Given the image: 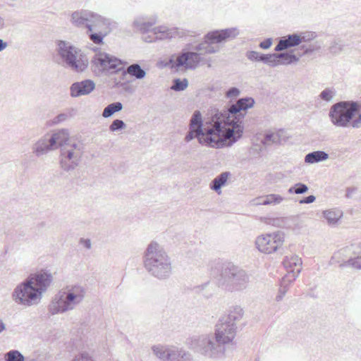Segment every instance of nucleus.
<instances>
[{
	"label": "nucleus",
	"mask_w": 361,
	"mask_h": 361,
	"mask_svg": "<svg viewBox=\"0 0 361 361\" xmlns=\"http://www.w3.org/2000/svg\"><path fill=\"white\" fill-rule=\"evenodd\" d=\"M239 35L236 27H231L221 30H214L207 34L204 40L197 44L196 51H183L180 53L173 62V67L179 69H195L202 60L201 55L215 54L219 51V43L232 39Z\"/></svg>",
	"instance_id": "1"
},
{
	"label": "nucleus",
	"mask_w": 361,
	"mask_h": 361,
	"mask_svg": "<svg viewBox=\"0 0 361 361\" xmlns=\"http://www.w3.org/2000/svg\"><path fill=\"white\" fill-rule=\"evenodd\" d=\"M195 137L200 144L211 147L221 148L232 145L216 116L213 114L209 121L203 123L202 114L197 110L194 111L190 120L189 131L185 140L189 142Z\"/></svg>",
	"instance_id": "2"
},
{
	"label": "nucleus",
	"mask_w": 361,
	"mask_h": 361,
	"mask_svg": "<svg viewBox=\"0 0 361 361\" xmlns=\"http://www.w3.org/2000/svg\"><path fill=\"white\" fill-rule=\"evenodd\" d=\"M53 281V276L49 271H40L30 274L23 282L18 284L12 293L13 300L19 305L32 306L41 302Z\"/></svg>",
	"instance_id": "3"
},
{
	"label": "nucleus",
	"mask_w": 361,
	"mask_h": 361,
	"mask_svg": "<svg viewBox=\"0 0 361 361\" xmlns=\"http://www.w3.org/2000/svg\"><path fill=\"white\" fill-rule=\"evenodd\" d=\"M254 104L255 100L252 97L241 98L228 109L221 111L217 110L214 114L232 145L242 137L243 133L242 118L238 117L237 114L252 108Z\"/></svg>",
	"instance_id": "4"
},
{
	"label": "nucleus",
	"mask_w": 361,
	"mask_h": 361,
	"mask_svg": "<svg viewBox=\"0 0 361 361\" xmlns=\"http://www.w3.org/2000/svg\"><path fill=\"white\" fill-rule=\"evenodd\" d=\"M143 262L146 270L158 279H166L172 274L170 257L164 247L155 241H152L147 245Z\"/></svg>",
	"instance_id": "5"
},
{
	"label": "nucleus",
	"mask_w": 361,
	"mask_h": 361,
	"mask_svg": "<svg viewBox=\"0 0 361 361\" xmlns=\"http://www.w3.org/2000/svg\"><path fill=\"white\" fill-rule=\"evenodd\" d=\"M189 348L201 357L211 360H221L226 358L228 353L221 345L212 334L195 335L187 340Z\"/></svg>",
	"instance_id": "6"
},
{
	"label": "nucleus",
	"mask_w": 361,
	"mask_h": 361,
	"mask_svg": "<svg viewBox=\"0 0 361 361\" xmlns=\"http://www.w3.org/2000/svg\"><path fill=\"white\" fill-rule=\"evenodd\" d=\"M86 289L80 285L68 286L64 291H59L49 305L51 315L64 313L74 310L84 300Z\"/></svg>",
	"instance_id": "7"
},
{
	"label": "nucleus",
	"mask_w": 361,
	"mask_h": 361,
	"mask_svg": "<svg viewBox=\"0 0 361 361\" xmlns=\"http://www.w3.org/2000/svg\"><path fill=\"white\" fill-rule=\"evenodd\" d=\"M357 112L356 103L341 102L331 107L329 116L331 123L336 127L358 128L361 127V114L355 117Z\"/></svg>",
	"instance_id": "8"
},
{
	"label": "nucleus",
	"mask_w": 361,
	"mask_h": 361,
	"mask_svg": "<svg viewBox=\"0 0 361 361\" xmlns=\"http://www.w3.org/2000/svg\"><path fill=\"white\" fill-rule=\"evenodd\" d=\"M218 284L230 292L241 291L246 289L250 283V276L245 270L231 264L221 266Z\"/></svg>",
	"instance_id": "9"
},
{
	"label": "nucleus",
	"mask_w": 361,
	"mask_h": 361,
	"mask_svg": "<svg viewBox=\"0 0 361 361\" xmlns=\"http://www.w3.org/2000/svg\"><path fill=\"white\" fill-rule=\"evenodd\" d=\"M57 51L64 67L78 73H81L87 68L88 59L86 55L71 42L59 41Z\"/></svg>",
	"instance_id": "10"
},
{
	"label": "nucleus",
	"mask_w": 361,
	"mask_h": 361,
	"mask_svg": "<svg viewBox=\"0 0 361 361\" xmlns=\"http://www.w3.org/2000/svg\"><path fill=\"white\" fill-rule=\"evenodd\" d=\"M91 68L97 75L116 73L123 69L122 61L105 52L95 54L91 61Z\"/></svg>",
	"instance_id": "11"
},
{
	"label": "nucleus",
	"mask_w": 361,
	"mask_h": 361,
	"mask_svg": "<svg viewBox=\"0 0 361 361\" xmlns=\"http://www.w3.org/2000/svg\"><path fill=\"white\" fill-rule=\"evenodd\" d=\"M82 147L77 142H71L61 148L60 164L66 171L75 169L82 156Z\"/></svg>",
	"instance_id": "12"
},
{
	"label": "nucleus",
	"mask_w": 361,
	"mask_h": 361,
	"mask_svg": "<svg viewBox=\"0 0 361 361\" xmlns=\"http://www.w3.org/2000/svg\"><path fill=\"white\" fill-rule=\"evenodd\" d=\"M237 334V326L234 324H227L221 320L216 325L215 331L213 336L216 340L224 347L229 353L235 348V336Z\"/></svg>",
	"instance_id": "13"
},
{
	"label": "nucleus",
	"mask_w": 361,
	"mask_h": 361,
	"mask_svg": "<svg viewBox=\"0 0 361 361\" xmlns=\"http://www.w3.org/2000/svg\"><path fill=\"white\" fill-rule=\"evenodd\" d=\"M284 243V234L281 231L258 236L255 245L258 250L265 254L275 252Z\"/></svg>",
	"instance_id": "14"
},
{
	"label": "nucleus",
	"mask_w": 361,
	"mask_h": 361,
	"mask_svg": "<svg viewBox=\"0 0 361 361\" xmlns=\"http://www.w3.org/2000/svg\"><path fill=\"white\" fill-rule=\"evenodd\" d=\"M284 267L288 271L285 276H288L292 281H295L302 270V259L298 255H290L283 259Z\"/></svg>",
	"instance_id": "15"
},
{
	"label": "nucleus",
	"mask_w": 361,
	"mask_h": 361,
	"mask_svg": "<svg viewBox=\"0 0 361 361\" xmlns=\"http://www.w3.org/2000/svg\"><path fill=\"white\" fill-rule=\"evenodd\" d=\"M95 88V83L91 80H84L73 83L70 87L72 97H79L90 94Z\"/></svg>",
	"instance_id": "16"
},
{
	"label": "nucleus",
	"mask_w": 361,
	"mask_h": 361,
	"mask_svg": "<svg viewBox=\"0 0 361 361\" xmlns=\"http://www.w3.org/2000/svg\"><path fill=\"white\" fill-rule=\"evenodd\" d=\"M56 149L48 135L39 138L32 147V152L37 157H41Z\"/></svg>",
	"instance_id": "17"
},
{
	"label": "nucleus",
	"mask_w": 361,
	"mask_h": 361,
	"mask_svg": "<svg viewBox=\"0 0 361 361\" xmlns=\"http://www.w3.org/2000/svg\"><path fill=\"white\" fill-rule=\"evenodd\" d=\"M168 361H193V357L183 348L171 345Z\"/></svg>",
	"instance_id": "18"
},
{
	"label": "nucleus",
	"mask_w": 361,
	"mask_h": 361,
	"mask_svg": "<svg viewBox=\"0 0 361 361\" xmlns=\"http://www.w3.org/2000/svg\"><path fill=\"white\" fill-rule=\"evenodd\" d=\"M54 147L57 149L59 147L62 148L65 145L72 142L69 140V132L67 129H61L53 133L49 136Z\"/></svg>",
	"instance_id": "19"
},
{
	"label": "nucleus",
	"mask_w": 361,
	"mask_h": 361,
	"mask_svg": "<svg viewBox=\"0 0 361 361\" xmlns=\"http://www.w3.org/2000/svg\"><path fill=\"white\" fill-rule=\"evenodd\" d=\"M92 16V12L88 10H80L72 13L71 21L73 24L78 27L85 25L88 27V24Z\"/></svg>",
	"instance_id": "20"
},
{
	"label": "nucleus",
	"mask_w": 361,
	"mask_h": 361,
	"mask_svg": "<svg viewBox=\"0 0 361 361\" xmlns=\"http://www.w3.org/2000/svg\"><path fill=\"white\" fill-rule=\"evenodd\" d=\"M300 44V39L298 34L288 35L283 37L275 47L276 51H281Z\"/></svg>",
	"instance_id": "21"
},
{
	"label": "nucleus",
	"mask_w": 361,
	"mask_h": 361,
	"mask_svg": "<svg viewBox=\"0 0 361 361\" xmlns=\"http://www.w3.org/2000/svg\"><path fill=\"white\" fill-rule=\"evenodd\" d=\"M244 311L240 306L231 307L226 316L223 317L220 320L227 324H234L240 321L243 317Z\"/></svg>",
	"instance_id": "22"
},
{
	"label": "nucleus",
	"mask_w": 361,
	"mask_h": 361,
	"mask_svg": "<svg viewBox=\"0 0 361 361\" xmlns=\"http://www.w3.org/2000/svg\"><path fill=\"white\" fill-rule=\"evenodd\" d=\"M108 20L92 12V16L88 24V32L92 31H106Z\"/></svg>",
	"instance_id": "23"
},
{
	"label": "nucleus",
	"mask_w": 361,
	"mask_h": 361,
	"mask_svg": "<svg viewBox=\"0 0 361 361\" xmlns=\"http://www.w3.org/2000/svg\"><path fill=\"white\" fill-rule=\"evenodd\" d=\"M155 39H164L174 37L178 35L177 28H169L166 26H159L152 29Z\"/></svg>",
	"instance_id": "24"
},
{
	"label": "nucleus",
	"mask_w": 361,
	"mask_h": 361,
	"mask_svg": "<svg viewBox=\"0 0 361 361\" xmlns=\"http://www.w3.org/2000/svg\"><path fill=\"white\" fill-rule=\"evenodd\" d=\"M343 215V212L338 209H331L323 212L324 218L326 220L327 224L331 226H337Z\"/></svg>",
	"instance_id": "25"
},
{
	"label": "nucleus",
	"mask_w": 361,
	"mask_h": 361,
	"mask_svg": "<svg viewBox=\"0 0 361 361\" xmlns=\"http://www.w3.org/2000/svg\"><path fill=\"white\" fill-rule=\"evenodd\" d=\"M171 345L156 344L151 347L153 355L162 361H168Z\"/></svg>",
	"instance_id": "26"
},
{
	"label": "nucleus",
	"mask_w": 361,
	"mask_h": 361,
	"mask_svg": "<svg viewBox=\"0 0 361 361\" xmlns=\"http://www.w3.org/2000/svg\"><path fill=\"white\" fill-rule=\"evenodd\" d=\"M231 173L226 171L221 173L217 176L214 180H212L209 185V188L216 192L219 195L221 194V188L224 186L228 180V178L231 176Z\"/></svg>",
	"instance_id": "27"
},
{
	"label": "nucleus",
	"mask_w": 361,
	"mask_h": 361,
	"mask_svg": "<svg viewBox=\"0 0 361 361\" xmlns=\"http://www.w3.org/2000/svg\"><path fill=\"white\" fill-rule=\"evenodd\" d=\"M156 23V18L147 20L145 17H138L134 22L133 25L135 28L142 32L150 31L151 27Z\"/></svg>",
	"instance_id": "28"
},
{
	"label": "nucleus",
	"mask_w": 361,
	"mask_h": 361,
	"mask_svg": "<svg viewBox=\"0 0 361 361\" xmlns=\"http://www.w3.org/2000/svg\"><path fill=\"white\" fill-rule=\"evenodd\" d=\"M125 73L130 75L137 80H142L147 75L146 71L138 63H133L128 66Z\"/></svg>",
	"instance_id": "29"
},
{
	"label": "nucleus",
	"mask_w": 361,
	"mask_h": 361,
	"mask_svg": "<svg viewBox=\"0 0 361 361\" xmlns=\"http://www.w3.org/2000/svg\"><path fill=\"white\" fill-rule=\"evenodd\" d=\"M329 158V154L324 151H315L307 154L305 157V161L308 164H314L325 161Z\"/></svg>",
	"instance_id": "30"
},
{
	"label": "nucleus",
	"mask_w": 361,
	"mask_h": 361,
	"mask_svg": "<svg viewBox=\"0 0 361 361\" xmlns=\"http://www.w3.org/2000/svg\"><path fill=\"white\" fill-rule=\"evenodd\" d=\"M123 109V104L119 102H114L106 106L103 111L102 116L104 118H109L116 112L120 111Z\"/></svg>",
	"instance_id": "31"
},
{
	"label": "nucleus",
	"mask_w": 361,
	"mask_h": 361,
	"mask_svg": "<svg viewBox=\"0 0 361 361\" xmlns=\"http://www.w3.org/2000/svg\"><path fill=\"white\" fill-rule=\"evenodd\" d=\"M294 281H292V279H289L288 276H284L282 279L281 283V288L279 290L278 295H276V300L281 301L283 298L285 296L286 293H287L288 290V286L290 285L292 282Z\"/></svg>",
	"instance_id": "32"
},
{
	"label": "nucleus",
	"mask_w": 361,
	"mask_h": 361,
	"mask_svg": "<svg viewBox=\"0 0 361 361\" xmlns=\"http://www.w3.org/2000/svg\"><path fill=\"white\" fill-rule=\"evenodd\" d=\"M299 59L295 55L288 53L279 54V63L280 65H289L294 62H298Z\"/></svg>",
	"instance_id": "33"
},
{
	"label": "nucleus",
	"mask_w": 361,
	"mask_h": 361,
	"mask_svg": "<svg viewBox=\"0 0 361 361\" xmlns=\"http://www.w3.org/2000/svg\"><path fill=\"white\" fill-rule=\"evenodd\" d=\"M5 361H25V357L18 350H11L4 356Z\"/></svg>",
	"instance_id": "34"
},
{
	"label": "nucleus",
	"mask_w": 361,
	"mask_h": 361,
	"mask_svg": "<svg viewBox=\"0 0 361 361\" xmlns=\"http://www.w3.org/2000/svg\"><path fill=\"white\" fill-rule=\"evenodd\" d=\"M309 188L307 185L302 183H297L288 190L289 194L302 195L308 191Z\"/></svg>",
	"instance_id": "35"
},
{
	"label": "nucleus",
	"mask_w": 361,
	"mask_h": 361,
	"mask_svg": "<svg viewBox=\"0 0 361 361\" xmlns=\"http://www.w3.org/2000/svg\"><path fill=\"white\" fill-rule=\"evenodd\" d=\"M336 94V92L334 88L327 87L321 92L319 97L321 99L326 102H331L334 100Z\"/></svg>",
	"instance_id": "36"
},
{
	"label": "nucleus",
	"mask_w": 361,
	"mask_h": 361,
	"mask_svg": "<svg viewBox=\"0 0 361 361\" xmlns=\"http://www.w3.org/2000/svg\"><path fill=\"white\" fill-rule=\"evenodd\" d=\"M188 86V80L186 78L180 79L176 78L173 81V85L171 89L176 92H180L185 90Z\"/></svg>",
	"instance_id": "37"
},
{
	"label": "nucleus",
	"mask_w": 361,
	"mask_h": 361,
	"mask_svg": "<svg viewBox=\"0 0 361 361\" xmlns=\"http://www.w3.org/2000/svg\"><path fill=\"white\" fill-rule=\"evenodd\" d=\"M283 197L280 195L277 194H270L266 196H264V205L269 204H279L281 202H283Z\"/></svg>",
	"instance_id": "38"
},
{
	"label": "nucleus",
	"mask_w": 361,
	"mask_h": 361,
	"mask_svg": "<svg viewBox=\"0 0 361 361\" xmlns=\"http://www.w3.org/2000/svg\"><path fill=\"white\" fill-rule=\"evenodd\" d=\"M263 58L262 62L269 66L276 67L279 66V54H265Z\"/></svg>",
	"instance_id": "39"
},
{
	"label": "nucleus",
	"mask_w": 361,
	"mask_h": 361,
	"mask_svg": "<svg viewBox=\"0 0 361 361\" xmlns=\"http://www.w3.org/2000/svg\"><path fill=\"white\" fill-rule=\"evenodd\" d=\"M90 39L94 43L99 44L102 43L104 37L106 35V31H92L89 32Z\"/></svg>",
	"instance_id": "40"
},
{
	"label": "nucleus",
	"mask_w": 361,
	"mask_h": 361,
	"mask_svg": "<svg viewBox=\"0 0 361 361\" xmlns=\"http://www.w3.org/2000/svg\"><path fill=\"white\" fill-rule=\"evenodd\" d=\"M350 266L355 269H361V256L350 258L348 260L340 264L341 267Z\"/></svg>",
	"instance_id": "41"
},
{
	"label": "nucleus",
	"mask_w": 361,
	"mask_h": 361,
	"mask_svg": "<svg viewBox=\"0 0 361 361\" xmlns=\"http://www.w3.org/2000/svg\"><path fill=\"white\" fill-rule=\"evenodd\" d=\"M68 118H69V116L67 114H65V113L59 114V115H57L56 116H55L54 118H53L51 120H50L48 122L49 126H56V125L61 124V123L65 122L66 121H67Z\"/></svg>",
	"instance_id": "42"
},
{
	"label": "nucleus",
	"mask_w": 361,
	"mask_h": 361,
	"mask_svg": "<svg viewBox=\"0 0 361 361\" xmlns=\"http://www.w3.org/2000/svg\"><path fill=\"white\" fill-rule=\"evenodd\" d=\"M126 125L123 122V121L120 120V119H116V120L113 121V122L110 125L109 130L111 132H116L120 130L126 128Z\"/></svg>",
	"instance_id": "43"
},
{
	"label": "nucleus",
	"mask_w": 361,
	"mask_h": 361,
	"mask_svg": "<svg viewBox=\"0 0 361 361\" xmlns=\"http://www.w3.org/2000/svg\"><path fill=\"white\" fill-rule=\"evenodd\" d=\"M265 54H261L255 51H250L246 54L247 58L252 61H263V57Z\"/></svg>",
	"instance_id": "44"
},
{
	"label": "nucleus",
	"mask_w": 361,
	"mask_h": 361,
	"mask_svg": "<svg viewBox=\"0 0 361 361\" xmlns=\"http://www.w3.org/2000/svg\"><path fill=\"white\" fill-rule=\"evenodd\" d=\"M298 36H299L301 43L302 42H307L314 39L317 37V35L314 32H304L300 33Z\"/></svg>",
	"instance_id": "45"
},
{
	"label": "nucleus",
	"mask_w": 361,
	"mask_h": 361,
	"mask_svg": "<svg viewBox=\"0 0 361 361\" xmlns=\"http://www.w3.org/2000/svg\"><path fill=\"white\" fill-rule=\"evenodd\" d=\"M277 136L274 133H267L265 135L264 139L262 140V142L264 145H269L272 142L276 141Z\"/></svg>",
	"instance_id": "46"
},
{
	"label": "nucleus",
	"mask_w": 361,
	"mask_h": 361,
	"mask_svg": "<svg viewBox=\"0 0 361 361\" xmlns=\"http://www.w3.org/2000/svg\"><path fill=\"white\" fill-rule=\"evenodd\" d=\"M240 93V92L237 87H231L226 92V96L228 98H235Z\"/></svg>",
	"instance_id": "47"
},
{
	"label": "nucleus",
	"mask_w": 361,
	"mask_h": 361,
	"mask_svg": "<svg viewBox=\"0 0 361 361\" xmlns=\"http://www.w3.org/2000/svg\"><path fill=\"white\" fill-rule=\"evenodd\" d=\"M73 361H94L91 356L86 353H80L75 356Z\"/></svg>",
	"instance_id": "48"
},
{
	"label": "nucleus",
	"mask_w": 361,
	"mask_h": 361,
	"mask_svg": "<svg viewBox=\"0 0 361 361\" xmlns=\"http://www.w3.org/2000/svg\"><path fill=\"white\" fill-rule=\"evenodd\" d=\"M316 200V197L314 195H309L299 201L300 204H311L314 202Z\"/></svg>",
	"instance_id": "49"
},
{
	"label": "nucleus",
	"mask_w": 361,
	"mask_h": 361,
	"mask_svg": "<svg viewBox=\"0 0 361 361\" xmlns=\"http://www.w3.org/2000/svg\"><path fill=\"white\" fill-rule=\"evenodd\" d=\"M250 204L252 206H259V205H264V197H258L254 198L250 202Z\"/></svg>",
	"instance_id": "50"
},
{
	"label": "nucleus",
	"mask_w": 361,
	"mask_h": 361,
	"mask_svg": "<svg viewBox=\"0 0 361 361\" xmlns=\"http://www.w3.org/2000/svg\"><path fill=\"white\" fill-rule=\"evenodd\" d=\"M271 44H272L271 39L268 38L259 44V47L262 49H267L271 47Z\"/></svg>",
	"instance_id": "51"
},
{
	"label": "nucleus",
	"mask_w": 361,
	"mask_h": 361,
	"mask_svg": "<svg viewBox=\"0 0 361 361\" xmlns=\"http://www.w3.org/2000/svg\"><path fill=\"white\" fill-rule=\"evenodd\" d=\"M341 50V47L337 43H334L332 46L330 47V51L334 54H337Z\"/></svg>",
	"instance_id": "52"
},
{
	"label": "nucleus",
	"mask_w": 361,
	"mask_h": 361,
	"mask_svg": "<svg viewBox=\"0 0 361 361\" xmlns=\"http://www.w3.org/2000/svg\"><path fill=\"white\" fill-rule=\"evenodd\" d=\"M8 47L7 42H4L3 39H0V52L5 49Z\"/></svg>",
	"instance_id": "53"
},
{
	"label": "nucleus",
	"mask_w": 361,
	"mask_h": 361,
	"mask_svg": "<svg viewBox=\"0 0 361 361\" xmlns=\"http://www.w3.org/2000/svg\"><path fill=\"white\" fill-rule=\"evenodd\" d=\"M6 329V326L3 321L0 319V334L2 333Z\"/></svg>",
	"instance_id": "54"
},
{
	"label": "nucleus",
	"mask_w": 361,
	"mask_h": 361,
	"mask_svg": "<svg viewBox=\"0 0 361 361\" xmlns=\"http://www.w3.org/2000/svg\"><path fill=\"white\" fill-rule=\"evenodd\" d=\"M4 27H5L4 19L0 16V30H2Z\"/></svg>",
	"instance_id": "55"
},
{
	"label": "nucleus",
	"mask_w": 361,
	"mask_h": 361,
	"mask_svg": "<svg viewBox=\"0 0 361 361\" xmlns=\"http://www.w3.org/2000/svg\"><path fill=\"white\" fill-rule=\"evenodd\" d=\"M341 255V252L339 251L338 252L336 253L331 258V260L332 261H336L337 262H338V260H336V259L338 258V255Z\"/></svg>",
	"instance_id": "56"
},
{
	"label": "nucleus",
	"mask_w": 361,
	"mask_h": 361,
	"mask_svg": "<svg viewBox=\"0 0 361 361\" xmlns=\"http://www.w3.org/2000/svg\"><path fill=\"white\" fill-rule=\"evenodd\" d=\"M85 247L88 249L91 247V243L89 240L85 242Z\"/></svg>",
	"instance_id": "57"
},
{
	"label": "nucleus",
	"mask_w": 361,
	"mask_h": 361,
	"mask_svg": "<svg viewBox=\"0 0 361 361\" xmlns=\"http://www.w3.org/2000/svg\"><path fill=\"white\" fill-rule=\"evenodd\" d=\"M27 361H42L39 359H37V358H32V359H28Z\"/></svg>",
	"instance_id": "58"
},
{
	"label": "nucleus",
	"mask_w": 361,
	"mask_h": 361,
	"mask_svg": "<svg viewBox=\"0 0 361 361\" xmlns=\"http://www.w3.org/2000/svg\"><path fill=\"white\" fill-rule=\"evenodd\" d=\"M346 196H347L348 197H350V194H349V189L348 190V192H347Z\"/></svg>",
	"instance_id": "59"
},
{
	"label": "nucleus",
	"mask_w": 361,
	"mask_h": 361,
	"mask_svg": "<svg viewBox=\"0 0 361 361\" xmlns=\"http://www.w3.org/2000/svg\"><path fill=\"white\" fill-rule=\"evenodd\" d=\"M209 285V283H205L203 286L207 287Z\"/></svg>",
	"instance_id": "60"
}]
</instances>
